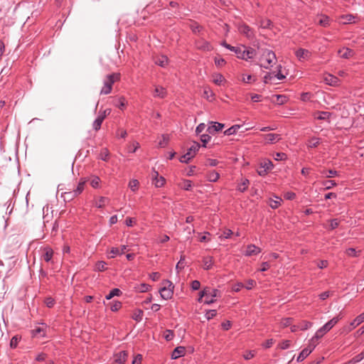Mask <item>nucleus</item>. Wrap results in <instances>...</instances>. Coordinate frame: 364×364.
<instances>
[{
  "instance_id": "obj_60",
  "label": "nucleus",
  "mask_w": 364,
  "mask_h": 364,
  "mask_svg": "<svg viewBox=\"0 0 364 364\" xmlns=\"http://www.w3.org/2000/svg\"><path fill=\"white\" fill-rule=\"evenodd\" d=\"M346 254L350 257H357L358 254L354 248H348L346 250Z\"/></svg>"
},
{
  "instance_id": "obj_37",
  "label": "nucleus",
  "mask_w": 364,
  "mask_h": 364,
  "mask_svg": "<svg viewBox=\"0 0 364 364\" xmlns=\"http://www.w3.org/2000/svg\"><path fill=\"white\" fill-rule=\"evenodd\" d=\"M275 97L276 100H272V101L279 105L284 104L287 100V97L284 95H276Z\"/></svg>"
},
{
  "instance_id": "obj_59",
  "label": "nucleus",
  "mask_w": 364,
  "mask_h": 364,
  "mask_svg": "<svg viewBox=\"0 0 364 364\" xmlns=\"http://www.w3.org/2000/svg\"><path fill=\"white\" fill-rule=\"evenodd\" d=\"M164 336L166 341H171L173 338V333L171 331L168 330L164 333Z\"/></svg>"
},
{
  "instance_id": "obj_15",
  "label": "nucleus",
  "mask_w": 364,
  "mask_h": 364,
  "mask_svg": "<svg viewBox=\"0 0 364 364\" xmlns=\"http://www.w3.org/2000/svg\"><path fill=\"white\" fill-rule=\"evenodd\" d=\"M127 357V353L126 351H122L119 353H117L114 355V363L115 364H124Z\"/></svg>"
},
{
  "instance_id": "obj_38",
  "label": "nucleus",
  "mask_w": 364,
  "mask_h": 364,
  "mask_svg": "<svg viewBox=\"0 0 364 364\" xmlns=\"http://www.w3.org/2000/svg\"><path fill=\"white\" fill-rule=\"evenodd\" d=\"M179 186L181 188L188 191L192 187V182L190 180H183Z\"/></svg>"
},
{
  "instance_id": "obj_9",
  "label": "nucleus",
  "mask_w": 364,
  "mask_h": 364,
  "mask_svg": "<svg viewBox=\"0 0 364 364\" xmlns=\"http://www.w3.org/2000/svg\"><path fill=\"white\" fill-rule=\"evenodd\" d=\"M323 80L326 82L327 85L331 86H336L338 85L339 82L338 78L331 74L325 75L323 77Z\"/></svg>"
},
{
  "instance_id": "obj_51",
  "label": "nucleus",
  "mask_w": 364,
  "mask_h": 364,
  "mask_svg": "<svg viewBox=\"0 0 364 364\" xmlns=\"http://www.w3.org/2000/svg\"><path fill=\"white\" fill-rule=\"evenodd\" d=\"M255 285H256V282L255 280L249 279L246 282V284L244 285V286H245V288H246L247 289L250 290V289H252Z\"/></svg>"
},
{
  "instance_id": "obj_55",
  "label": "nucleus",
  "mask_w": 364,
  "mask_h": 364,
  "mask_svg": "<svg viewBox=\"0 0 364 364\" xmlns=\"http://www.w3.org/2000/svg\"><path fill=\"white\" fill-rule=\"evenodd\" d=\"M328 264V262L327 260H319L316 262V265L320 269L326 268Z\"/></svg>"
},
{
  "instance_id": "obj_27",
  "label": "nucleus",
  "mask_w": 364,
  "mask_h": 364,
  "mask_svg": "<svg viewBox=\"0 0 364 364\" xmlns=\"http://www.w3.org/2000/svg\"><path fill=\"white\" fill-rule=\"evenodd\" d=\"M153 177H154V184L156 187H161L164 185L165 179L161 176L159 178L158 172L155 171Z\"/></svg>"
},
{
  "instance_id": "obj_46",
  "label": "nucleus",
  "mask_w": 364,
  "mask_h": 364,
  "mask_svg": "<svg viewBox=\"0 0 364 364\" xmlns=\"http://www.w3.org/2000/svg\"><path fill=\"white\" fill-rule=\"evenodd\" d=\"M85 182L79 183L77 188L74 191L75 196L80 194L84 189Z\"/></svg>"
},
{
  "instance_id": "obj_53",
  "label": "nucleus",
  "mask_w": 364,
  "mask_h": 364,
  "mask_svg": "<svg viewBox=\"0 0 364 364\" xmlns=\"http://www.w3.org/2000/svg\"><path fill=\"white\" fill-rule=\"evenodd\" d=\"M274 159L277 161L285 160L287 159V155L284 153H277L274 155Z\"/></svg>"
},
{
  "instance_id": "obj_50",
  "label": "nucleus",
  "mask_w": 364,
  "mask_h": 364,
  "mask_svg": "<svg viewBox=\"0 0 364 364\" xmlns=\"http://www.w3.org/2000/svg\"><path fill=\"white\" fill-rule=\"evenodd\" d=\"M168 141V137L166 135L162 136V139L159 142V146L161 147H164L167 145Z\"/></svg>"
},
{
  "instance_id": "obj_6",
  "label": "nucleus",
  "mask_w": 364,
  "mask_h": 364,
  "mask_svg": "<svg viewBox=\"0 0 364 364\" xmlns=\"http://www.w3.org/2000/svg\"><path fill=\"white\" fill-rule=\"evenodd\" d=\"M211 126H209L207 129V132L210 134H214L215 132L221 131L225 125L219 122H210Z\"/></svg>"
},
{
  "instance_id": "obj_12",
  "label": "nucleus",
  "mask_w": 364,
  "mask_h": 364,
  "mask_svg": "<svg viewBox=\"0 0 364 364\" xmlns=\"http://www.w3.org/2000/svg\"><path fill=\"white\" fill-rule=\"evenodd\" d=\"M263 136L266 141L269 144L276 143L277 141H279L281 139V137L279 134L272 133L264 134L263 135Z\"/></svg>"
},
{
  "instance_id": "obj_10",
  "label": "nucleus",
  "mask_w": 364,
  "mask_h": 364,
  "mask_svg": "<svg viewBox=\"0 0 364 364\" xmlns=\"http://www.w3.org/2000/svg\"><path fill=\"white\" fill-rule=\"evenodd\" d=\"M261 252V249L255 245H250L247 247L245 255L246 256L257 255Z\"/></svg>"
},
{
  "instance_id": "obj_7",
  "label": "nucleus",
  "mask_w": 364,
  "mask_h": 364,
  "mask_svg": "<svg viewBox=\"0 0 364 364\" xmlns=\"http://www.w3.org/2000/svg\"><path fill=\"white\" fill-rule=\"evenodd\" d=\"M238 31L240 33L243 34L248 38H250L253 36V31L248 26L245 24L240 25L238 26Z\"/></svg>"
},
{
  "instance_id": "obj_20",
  "label": "nucleus",
  "mask_w": 364,
  "mask_h": 364,
  "mask_svg": "<svg viewBox=\"0 0 364 364\" xmlns=\"http://www.w3.org/2000/svg\"><path fill=\"white\" fill-rule=\"evenodd\" d=\"M196 46L198 49L208 51V50H212L211 45L208 42H207L204 40L198 41L196 42Z\"/></svg>"
},
{
  "instance_id": "obj_22",
  "label": "nucleus",
  "mask_w": 364,
  "mask_h": 364,
  "mask_svg": "<svg viewBox=\"0 0 364 364\" xmlns=\"http://www.w3.org/2000/svg\"><path fill=\"white\" fill-rule=\"evenodd\" d=\"M331 116V113L328 112H316L314 114V118L319 120H328Z\"/></svg>"
},
{
  "instance_id": "obj_23",
  "label": "nucleus",
  "mask_w": 364,
  "mask_h": 364,
  "mask_svg": "<svg viewBox=\"0 0 364 364\" xmlns=\"http://www.w3.org/2000/svg\"><path fill=\"white\" fill-rule=\"evenodd\" d=\"M316 21L321 26L326 27L329 25V18L325 15L318 16L316 18Z\"/></svg>"
},
{
  "instance_id": "obj_45",
  "label": "nucleus",
  "mask_w": 364,
  "mask_h": 364,
  "mask_svg": "<svg viewBox=\"0 0 364 364\" xmlns=\"http://www.w3.org/2000/svg\"><path fill=\"white\" fill-rule=\"evenodd\" d=\"M109 201V199L105 197H100V199L96 201V206L97 208H102L105 205V203Z\"/></svg>"
},
{
  "instance_id": "obj_28",
  "label": "nucleus",
  "mask_w": 364,
  "mask_h": 364,
  "mask_svg": "<svg viewBox=\"0 0 364 364\" xmlns=\"http://www.w3.org/2000/svg\"><path fill=\"white\" fill-rule=\"evenodd\" d=\"M155 63L161 67H164L168 64V58L165 55L157 56L155 58Z\"/></svg>"
},
{
  "instance_id": "obj_31",
  "label": "nucleus",
  "mask_w": 364,
  "mask_h": 364,
  "mask_svg": "<svg viewBox=\"0 0 364 364\" xmlns=\"http://www.w3.org/2000/svg\"><path fill=\"white\" fill-rule=\"evenodd\" d=\"M105 119V115L104 116H98L97 117V119L95 120V122H93V128L97 131L100 129V127H101V124L102 123V122L104 121Z\"/></svg>"
},
{
  "instance_id": "obj_17",
  "label": "nucleus",
  "mask_w": 364,
  "mask_h": 364,
  "mask_svg": "<svg viewBox=\"0 0 364 364\" xmlns=\"http://www.w3.org/2000/svg\"><path fill=\"white\" fill-rule=\"evenodd\" d=\"M364 322V314L363 313L358 316L350 323L349 326V331H352L356 326Z\"/></svg>"
},
{
  "instance_id": "obj_30",
  "label": "nucleus",
  "mask_w": 364,
  "mask_h": 364,
  "mask_svg": "<svg viewBox=\"0 0 364 364\" xmlns=\"http://www.w3.org/2000/svg\"><path fill=\"white\" fill-rule=\"evenodd\" d=\"M44 251H45V253H44L43 257L46 262H48L51 260V259L53 257V251L50 247L45 248Z\"/></svg>"
},
{
  "instance_id": "obj_63",
  "label": "nucleus",
  "mask_w": 364,
  "mask_h": 364,
  "mask_svg": "<svg viewBox=\"0 0 364 364\" xmlns=\"http://www.w3.org/2000/svg\"><path fill=\"white\" fill-rule=\"evenodd\" d=\"M125 223L127 226L132 227L136 223V220L133 218H127L126 219Z\"/></svg>"
},
{
  "instance_id": "obj_32",
  "label": "nucleus",
  "mask_w": 364,
  "mask_h": 364,
  "mask_svg": "<svg viewBox=\"0 0 364 364\" xmlns=\"http://www.w3.org/2000/svg\"><path fill=\"white\" fill-rule=\"evenodd\" d=\"M240 128V125L236 124L233 125L227 130L225 131L224 134L225 135L230 136L234 134L237 132V131Z\"/></svg>"
},
{
  "instance_id": "obj_61",
  "label": "nucleus",
  "mask_w": 364,
  "mask_h": 364,
  "mask_svg": "<svg viewBox=\"0 0 364 364\" xmlns=\"http://www.w3.org/2000/svg\"><path fill=\"white\" fill-rule=\"evenodd\" d=\"M291 323V318H286L282 319L281 321V326L282 327H287L289 326Z\"/></svg>"
},
{
  "instance_id": "obj_54",
  "label": "nucleus",
  "mask_w": 364,
  "mask_h": 364,
  "mask_svg": "<svg viewBox=\"0 0 364 364\" xmlns=\"http://www.w3.org/2000/svg\"><path fill=\"white\" fill-rule=\"evenodd\" d=\"M329 222H330V228L331 230L336 228L339 225V223H340V220H338V219H333V220H330Z\"/></svg>"
},
{
  "instance_id": "obj_58",
  "label": "nucleus",
  "mask_w": 364,
  "mask_h": 364,
  "mask_svg": "<svg viewBox=\"0 0 364 364\" xmlns=\"http://www.w3.org/2000/svg\"><path fill=\"white\" fill-rule=\"evenodd\" d=\"M151 286L146 284H141L139 287V291L141 292H146L149 291Z\"/></svg>"
},
{
  "instance_id": "obj_42",
  "label": "nucleus",
  "mask_w": 364,
  "mask_h": 364,
  "mask_svg": "<svg viewBox=\"0 0 364 364\" xmlns=\"http://www.w3.org/2000/svg\"><path fill=\"white\" fill-rule=\"evenodd\" d=\"M274 78V73H267L264 77V82L271 83Z\"/></svg>"
},
{
  "instance_id": "obj_36",
  "label": "nucleus",
  "mask_w": 364,
  "mask_h": 364,
  "mask_svg": "<svg viewBox=\"0 0 364 364\" xmlns=\"http://www.w3.org/2000/svg\"><path fill=\"white\" fill-rule=\"evenodd\" d=\"M255 80L256 79L251 75H246L245 74H242L241 75V81L245 83H251L252 82H255Z\"/></svg>"
},
{
  "instance_id": "obj_64",
  "label": "nucleus",
  "mask_w": 364,
  "mask_h": 364,
  "mask_svg": "<svg viewBox=\"0 0 364 364\" xmlns=\"http://www.w3.org/2000/svg\"><path fill=\"white\" fill-rule=\"evenodd\" d=\"M142 360V356L141 355H137L133 360L132 364H141Z\"/></svg>"
},
{
  "instance_id": "obj_52",
  "label": "nucleus",
  "mask_w": 364,
  "mask_h": 364,
  "mask_svg": "<svg viewBox=\"0 0 364 364\" xmlns=\"http://www.w3.org/2000/svg\"><path fill=\"white\" fill-rule=\"evenodd\" d=\"M312 323L309 322V321H304L301 324L300 326L298 327L301 330H306L308 329L309 328H310L311 326Z\"/></svg>"
},
{
  "instance_id": "obj_39",
  "label": "nucleus",
  "mask_w": 364,
  "mask_h": 364,
  "mask_svg": "<svg viewBox=\"0 0 364 364\" xmlns=\"http://www.w3.org/2000/svg\"><path fill=\"white\" fill-rule=\"evenodd\" d=\"M250 184V181L247 179H244L240 184H239L237 189L241 191L244 192L247 190L248 186Z\"/></svg>"
},
{
  "instance_id": "obj_21",
  "label": "nucleus",
  "mask_w": 364,
  "mask_h": 364,
  "mask_svg": "<svg viewBox=\"0 0 364 364\" xmlns=\"http://www.w3.org/2000/svg\"><path fill=\"white\" fill-rule=\"evenodd\" d=\"M341 22L343 24L355 23L358 17L352 14H346L341 16Z\"/></svg>"
},
{
  "instance_id": "obj_19",
  "label": "nucleus",
  "mask_w": 364,
  "mask_h": 364,
  "mask_svg": "<svg viewBox=\"0 0 364 364\" xmlns=\"http://www.w3.org/2000/svg\"><path fill=\"white\" fill-rule=\"evenodd\" d=\"M338 53L341 58L346 59L350 58L354 54L353 50L348 48H343L340 49Z\"/></svg>"
},
{
  "instance_id": "obj_8",
  "label": "nucleus",
  "mask_w": 364,
  "mask_h": 364,
  "mask_svg": "<svg viewBox=\"0 0 364 364\" xmlns=\"http://www.w3.org/2000/svg\"><path fill=\"white\" fill-rule=\"evenodd\" d=\"M296 56L299 60H307L311 56V53L306 49L300 48L297 50L295 53Z\"/></svg>"
},
{
  "instance_id": "obj_13",
  "label": "nucleus",
  "mask_w": 364,
  "mask_h": 364,
  "mask_svg": "<svg viewBox=\"0 0 364 364\" xmlns=\"http://www.w3.org/2000/svg\"><path fill=\"white\" fill-rule=\"evenodd\" d=\"M167 95L166 88L161 86H156L154 91V96L155 97L164 98Z\"/></svg>"
},
{
  "instance_id": "obj_62",
  "label": "nucleus",
  "mask_w": 364,
  "mask_h": 364,
  "mask_svg": "<svg viewBox=\"0 0 364 364\" xmlns=\"http://www.w3.org/2000/svg\"><path fill=\"white\" fill-rule=\"evenodd\" d=\"M215 63L218 67H223L225 64V60L223 58H215Z\"/></svg>"
},
{
  "instance_id": "obj_26",
  "label": "nucleus",
  "mask_w": 364,
  "mask_h": 364,
  "mask_svg": "<svg viewBox=\"0 0 364 364\" xmlns=\"http://www.w3.org/2000/svg\"><path fill=\"white\" fill-rule=\"evenodd\" d=\"M282 201V199L279 197L274 196V198H269V205L274 209L277 208Z\"/></svg>"
},
{
  "instance_id": "obj_3",
  "label": "nucleus",
  "mask_w": 364,
  "mask_h": 364,
  "mask_svg": "<svg viewBox=\"0 0 364 364\" xmlns=\"http://www.w3.org/2000/svg\"><path fill=\"white\" fill-rule=\"evenodd\" d=\"M161 285L162 287L159 290L161 298L166 300L171 299L174 289L173 283L169 280H164Z\"/></svg>"
},
{
  "instance_id": "obj_14",
  "label": "nucleus",
  "mask_w": 364,
  "mask_h": 364,
  "mask_svg": "<svg viewBox=\"0 0 364 364\" xmlns=\"http://www.w3.org/2000/svg\"><path fill=\"white\" fill-rule=\"evenodd\" d=\"M127 250L126 245H122L119 248L112 247L109 252L110 255L109 257L114 258L117 255H122Z\"/></svg>"
},
{
  "instance_id": "obj_18",
  "label": "nucleus",
  "mask_w": 364,
  "mask_h": 364,
  "mask_svg": "<svg viewBox=\"0 0 364 364\" xmlns=\"http://www.w3.org/2000/svg\"><path fill=\"white\" fill-rule=\"evenodd\" d=\"M213 82L217 85H223L226 80L223 75L220 73H214L212 75Z\"/></svg>"
},
{
  "instance_id": "obj_57",
  "label": "nucleus",
  "mask_w": 364,
  "mask_h": 364,
  "mask_svg": "<svg viewBox=\"0 0 364 364\" xmlns=\"http://www.w3.org/2000/svg\"><path fill=\"white\" fill-rule=\"evenodd\" d=\"M118 101H119V104L117 105V106L119 108L122 109L126 106V105H127L126 100H125L124 97H121L119 98Z\"/></svg>"
},
{
  "instance_id": "obj_34",
  "label": "nucleus",
  "mask_w": 364,
  "mask_h": 364,
  "mask_svg": "<svg viewBox=\"0 0 364 364\" xmlns=\"http://www.w3.org/2000/svg\"><path fill=\"white\" fill-rule=\"evenodd\" d=\"M207 177L208 181L211 182H216L218 180L220 175L218 172L213 171L208 174Z\"/></svg>"
},
{
  "instance_id": "obj_5",
  "label": "nucleus",
  "mask_w": 364,
  "mask_h": 364,
  "mask_svg": "<svg viewBox=\"0 0 364 364\" xmlns=\"http://www.w3.org/2000/svg\"><path fill=\"white\" fill-rule=\"evenodd\" d=\"M316 346V343L314 342V339H311L309 346L304 348L299 355L297 361L301 362L304 360L314 349Z\"/></svg>"
},
{
  "instance_id": "obj_16",
  "label": "nucleus",
  "mask_w": 364,
  "mask_h": 364,
  "mask_svg": "<svg viewBox=\"0 0 364 364\" xmlns=\"http://www.w3.org/2000/svg\"><path fill=\"white\" fill-rule=\"evenodd\" d=\"M185 353H186V348L183 346H178L173 350V351L171 354V358L177 359V358L184 355Z\"/></svg>"
},
{
  "instance_id": "obj_2",
  "label": "nucleus",
  "mask_w": 364,
  "mask_h": 364,
  "mask_svg": "<svg viewBox=\"0 0 364 364\" xmlns=\"http://www.w3.org/2000/svg\"><path fill=\"white\" fill-rule=\"evenodd\" d=\"M120 79L119 73H112L105 77L104 80V86L102 87L100 94L108 95L111 92L112 89V85L119 81Z\"/></svg>"
},
{
  "instance_id": "obj_49",
  "label": "nucleus",
  "mask_w": 364,
  "mask_h": 364,
  "mask_svg": "<svg viewBox=\"0 0 364 364\" xmlns=\"http://www.w3.org/2000/svg\"><path fill=\"white\" fill-rule=\"evenodd\" d=\"M105 266H106V263L105 262L100 261V262H97V264L95 265V268L98 271H104L106 269Z\"/></svg>"
},
{
  "instance_id": "obj_35",
  "label": "nucleus",
  "mask_w": 364,
  "mask_h": 364,
  "mask_svg": "<svg viewBox=\"0 0 364 364\" xmlns=\"http://www.w3.org/2000/svg\"><path fill=\"white\" fill-rule=\"evenodd\" d=\"M122 294V291L119 289H113L109 294H107L105 298L107 300H109L111 299L112 298H113L114 296H120Z\"/></svg>"
},
{
  "instance_id": "obj_25",
  "label": "nucleus",
  "mask_w": 364,
  "mask_h": 364,
  "mask_svg": "<svg viewBox=\"0 0 364 364\" xmlns=\"http://www.w3.org/2000/svg\"><path fill=\"white\" fill-rule=\"evenodd\" d=\"M200 149V144L197 142H193V144L190 146L187 151V155L189 156V157H193L196 152Z\"/></svg>"
},
{
  "instance_id": "obj_4",
  "label": "nucleus",
  "mask_w": 364,
  "mask_h": 364,
  "mask_svg": "<svg viewBox=\"0 0 364 364\" xmlns=\"http://www.w3.org/2000/svg\"><path fill=\"white\" fill-rule=\"evenodd\" d=\"M208 296H212L213 297L220 296V292L216 289L205 287L200 293V296L205 297V299L204 301L205 304H210L214 302V299H208Z\"/></svg>"
},
{
  "instance_id": "obj_56",
  "label": "nucleus",
  "mask_w": 364,
  "mask_h": 364,
  "mask_svg": "<svg viewBox=\"0 0 364 364\" xmlns=\"http://www.w3.org/2000/svg\"><path fill=\"white\" fill-rule=\"evenodd\" d=\"M216 314H217L216 310H209L205 314V318L208 320H210V319L213 318L214 316H215Z\"/></svg>"
},
{
  "instance_id": "obj_43",
  "label": "nucleus",
  "mask_w": 364,
  "mask_h": 364,
  "mask_svg": "<svg viewBox=\"0 0 364 364\" xmlns=\"http://www.w3.org/2000/svg\"><path fill=\"white\" fill-rule=\"evenodd\" d=\"M139 181L136 179H132L129 181V188L133 191H136L137 189H138V187H139Z\"/></svg>"
},
{
  "instance_id": "obj_24",
  "label": "nucleus",
  "mask_w": 364,
  "mask_h": 364,
  "mask_svg": "<svg viewBox=\"0 0 364 364\" xmlns=\"http://www.w3.org/2000/svg\"><path fill=\"white\" fill-rule=\"evenodd\" d=\"M327 332H328V331L324 325L316 332L315 336L311 339H314V342L317 344V341L323 337Z\"/></svg>"
},
{
  "instance_id": "obj_40",
  "label": "nucleus",
  "mask_w": 364,
  "mask_h": 364,
  "mask_svg": "<svg viewBox=\"0 0 364 364\" xmlns=\"http://www.w3.org/2000/svg\"><path fill=\"white\" fill-rule=\"evenodd\" d=\"M277 71L274 72V77L277 78L279 80H284L286 76L282 73V65H279L277 66Z\"/></svg>"
},
{
  "instance_id": "obj_33",
  "label": "nucleus",
  "mask_w": 364,
  "mask_h": 364,
  "mask_svg": "<svg viewBox=\"0 0 364 364\" xmlns=\"http://www.w3.org/2000/svg\"><path fill=\"white\" fill-rule=\"evenodd\" d=\"M320 144V139L313 137L308 141L307 146L310 148H315Z\"/></svg>"
},
{
  "instance_id": "obj_1",
  "label": "nucleus",
  "mask_w": 364,
  "mask_h": 364,
  "mask_svg": "<svg viewBox=\"0 0 364 364\" xmlns=\"http://www.w3.org/2000/svg\"><path fill=\"white\" fill-rule=\"evenodd\" d=\"M260 66L265 69H270L277 62L275 53L269 49H262L259 58Z\"/></svg>"
},
{
  "instance_id": "obj_48",
  "label": "nucleus",
  "mask_w": 364,
  "mask_h": 364,
  "mask_svg": "<svg viewBox=\"0 0 364 364\" xmlns=\"http://www.w3.org/2000/svg\"><path fill=\"white\" fill-rule=\"evenodd\" d=\"M100 178L95 176L93 178H92L91 181H90V185L96 188H98L99 187V185H100Z\"/></svg>"
},
{
  "instance_id": "obj_29",
  "label": "nucleus",
  "mask_w": 364,
  "mask_h": 364,
  "mask_svg": "<svg viewBox=\"0 0 364 364\" xmlns=\"http://www.w3.org/2000/svg\"><path fill=\"white\" fill-rule=\"evenodd\" d=\"M203 267L205 269H210L213 264V259L212 257H206L203 258Z\"/></svg>"
},
{
  "instance_id": "obj_44",
  "label": "nucleus",
  "mask_w": 364,
  "mask_h": 364,
  "mask_svg": "<svg viewBox=\"0 0 364 364\" xmlns=\"http://www.w3.org/2000/svg\"><path fill=\"white\" fill-rule=\"evenodd\" d=\"M260 165L267 171L271 170L273 167V164L272 161L269 160H264V161L261 162Z\"/></svg>"
},
{
  "instance_id": "obj_47",
  "label": "nucleus",
  "mask_w": 364,
  "mask_h": 364,
  "mask_svg": "<svg viewBox=\"0 0 364 364\" xmlns=\"http://www.w3.org/2000/svg\"><path fill=\"white\" fill-rule=\"evenodd\" d=\"M21 338H19L18 336H14L11 341H10V346L12 348H15L16 346H17V344L18 343V341L20 340Z\"/></svg>"
},
{
  "instance_id": "obj_11",
  "label": "nucleus",
  "mask_w": 364,
  "mask_h": 364,
  "mask_svg": "<svg viewBox=\"0 0 364 364\" xmlns=\"http://www.w3.org/2000/svg\"><path fill=\"white\" fill-rule=\"evenodd\" d=\"M255 55V50L253 49L243 50L242 52L240 50L238 58L244 60L251 59Z\"/></svg>"
},
{
  "instance_id": "obj_41",
  "label": "nucleus",
  "mask_w": 364,
  "mask_h": 364,
  "mask_svg": "<svg viewBox=\"0 0 364 364\" xmlns=\"http://www.w3.org/2000/svg\"><path fill=\"white\" fill-rule=\"evenodd\" d=\"M122 307V303L119 301H114L110 304V309L112 311H117Z\"/></svg>"
}]
</instances>
